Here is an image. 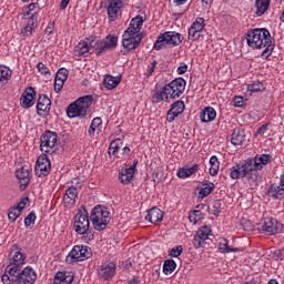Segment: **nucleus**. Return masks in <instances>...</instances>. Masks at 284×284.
I'll list each match as a JSON object with an SVG mask.
<instances>
[{
    "instance_id": "obj_1",
    "label": "nucleus",
    "mask_w": 284,
    "mask_h": 284,
    "mask_svg": "<svg viewBox=\"0 0 284 284\" xmlns=\"http://www.w3.org/2000/svg\"><path fill=\"white\" fill-rule=\"evenodd\" d=\"M246 43L248 48L253 50H263L261 54L262 59H268L272 57L274 49L276 48V41L272 38L270 30L262 29H251L246 33Z\"/></svg>"
},
{
    "instance_id": "obj_2",
    "label": "nucleus",
    "mask_w": 284,
    "mask_h": 284,
    "mask_svg": "<svg viewBox=\"0 0 284 284\" xmlns=\"http://www.w3.org/2000/svg\"><path fill=\"white\" fill-rule=\"evenodd\" d=\"M143 28V18L141 16H136L133 18L126 28V30L122 34V52L123 54H130V52L136 50L139 45H141V41H143V32H141Z\"/></svg>"
},
{
    "instance_id": "obj_3",
    "label": "nucleus",
    "mask_w": 284,
    "mask_h": 284,
    "mask_svg": "<svg viewBox=\"0 0 284 284\" xmlns=\"http://www.w3.org/2000/svg\"><path fill=\"white\" fill-rule=\"evenodd\" d=\"M230 179L239 181V179H246L251 185H256L258 181V172L252 168V159H246L243 163H237L230 169Z\"/></svg>"
},
{
    "instance_id": "obj_4",
    "label": "nucleus",
    "mask_w": 284,
    "mask_h": 284,
    "mask_svg": "<svg viewBox=\"0 0 284 284\" xmlns=\"http://www.w3.org/2000/svg\"><path fill=\"white\" fill-rule=\"evenodd\" d=\"M93 101V95L79 98L67 108V115L69 119H85V116H88V110H90V105H92Z\"/></svg>"
},
{
    "instance_id": "obj_5",
    "label": "nucleus",
    "mask_w": 284,
    "mask_h": 284,
    "mask_svg": "<svg viewBox=\"0 0 284 284\" xmlns=\"http://www.w3.org/2000/svg\"><path fill=\"white\" fill-rule=\"evenodd\" d=\"M110 219L111 217L108 209L101 205L93 207L90 214V221L97 232H102V230H105L110 223Z\"/></svg>"
},
{
    "instance_id": "obj_6",
    "label": "nucleus",
    "mask_w": 284,
    "mask_h": 284,
    "mask_svg": "<svg viewBox=\"0 0 284 284\" xmlns=\"http://www.w3.org/2000/svg\"><path fill=\"white\" fill-rule=\"evenodd\" d=\"M181 43H183V36H181V33L166 31L158 37L153 48L154 50H163L165 45L176 48V45H181Z\"/></svg>"
},
{
    "instance_id": "obj_7",
    "label": "nucleus",
    "mask_w": 284,
    "mask_h": 284,
    "mask_svg": "<svg viewBox=\"0 0 284 284\" xmlns=\"http://www.w3.org/2000/svg\"><path fill=\"white\" fill-rule=\"evenodd\" d=\"M73 230L80 235L90 232V213H88L85 205H82L75 214Z\"/></svg>"
},
{
    "instance_id": "obj_8",
    "label": "nucleus",
    "mask_w": 284,
    "mask_h": 284,
    "mask_svg": "<svg viewBox=\"0 0 284 284\" xmlns=\"http://www.w3.org/2000/svg\"><path fill=\"white\" fill-rule=\"evenodd\" d=\"M59 135L53 131H45L40 136V151L42 154H54L57 152V143Z\"/></svg>"
},
{
    "instance_id": "obj_9",
    "label": "nucleus",
    "mask_w": 284,
    "mask_h": 284,
    "mask_svg": "<svg viewBox=\"0 0 284 284\" xmlns=\"http://www.w3.org/2000/svg\"><path fill=\"white\" fill-rule=\"evenodd\" d=\"M185 85H187V82L183 78H176L165 84L163 88L169 101L171 102L174 101V99H179V97L185 92Z\"/></svg>"
},
{
    "instance_id": "obj_10",
    "label": "nucleus",
    "mask_w": 284,
    "mask_h": 284,
    "mask_svg": "<svg viewBox=\"0 0 284 284\" xmlns=\"http://www.w3.org/2000/svg\"><path fill=\"white\" fill-rule=\"evenodd\" d=\"M92 256V251L88 246L75 245L67 256V263H79Z\"/></svg>"
},
{
    "instance_id": "obj_11",
    "label": "nucleus",
    "mask_w": 284,
    "mask_h": 284,
    "mask_svg": "<svg viewBox=\"0 0 284 284\" xmlns=\"http://www.w3.org/2000/svg\"><path fill=\"white\" fill-rule=\"evenodd\" d=\"M260 230L267 236H274V234L283 232V224L274 217H265L261 223Z\"/></svg>"
},
{
    "instance_id": "obj_12",
    "label": "nucleus",
    "mask_w": 284,
    "mask_h": 284,
    "mask_svg": "<svg viewBox=\"0 0 284 284\" xmlns=\"http://www.w3.org/2000/svg\"><path fill=\"white\" fill-rule=\"evenodd\" d=\"M23 272V264H13L9 262L8 266L4 270L1 281L3 284H11L17 281L19 274Z\"/></svg>"
},
{
    "instance_id": "obj_13",
    "label": "nucleus",
    "mask_w": 284,
    "mask_h": 284,
    "mask_svg": "<svg viewBox=\"0 0 284 284\" xmlns=\"http://www.w3.org/2000/svg\"><path fill=\"white\" fill-rule=\"evenodd\" d=\"M116 45H119V37L109 34L100 41L95 48V54L97 57H101V54H105L109 50H114Z\"/></svg>"
},
{
    "instance_id": "obj_14",
    "label": "nucleus",
    "mask_w": 284,
    "mask_h": 284,
    "mask_svg": "<svg viewBox=\"0 0 284 284\" xmlns=\"http://www.w3.org/2000/svg\"><path fill=\"white\" fill-rule=\"evenodd\" d=\"M51 170L52 164L50 163V159H48V154L42 153L36 162V175H38L40 179L41 176H48Z\"/></svg>"
},
{
    "instance_id": "obj_15",
    "label": "nucleus",
    "mask_w": 284,
    "mask_h": 284,
    "mask_svg": "<svg viewBox=\"0 0 284 284\" xmlns=\"http://www.w3.org/2000/svg\"><path fill=\"white\" fill-rule=\"evenodd\" d=\"M210 234H212V226L204 225L200 230L196 231L192 244L195 250L203 247L205 241L210 239Z\"/></svg>"
},
{
    "instance_id": "obj_16",
    "label": "nucleus",
    "mask_w": 284,
    "mask_h": 284,
    "mask_svg": "<svg viewBox=\"0 0 284 284\" xmlns=\"http://www.w3.org/2000/svg\"><path fill=\"white\" fill-rule=\"evenodd\" d=\"M97 37H90L87 38L85 40L80 41L75 47H74V57H83V54H88L90 52L91 48H95L97 45Z\"/></svg>"
},
{
    "instance_id": "obj_17",
    "label": "nucleus",
    "mask_w": 284,
    "mask_h": 284,
    "mask_svg": "<svg viewBox=\"0 0 284 284\" xmlns=\"http://www.w3.org/2000/svg\"><path fill=\"white\" fill-rule=\"evenodd\" d=\"M26 258L27 255L22 252L21 246L19 244H13L9 254V263H13L16 265H26Z\"/></svg>"
},
{
    "instance_id": "obj_18",
    "label": "nucleus",
    "mask_w": 284,
    "mask_h": 284,
    "mask_svg": "<svg viewBox=\"0 0 284 284\" xmlns=\"http://www.w3.org/2000/svg\"><path fill=\"white\" fill-rule=\"evenodd\" d=\"M30 172L31 169L28 165H23L22 168L16 171V179H18L20 183L21 192L27 190L28 185H30Z\"/></svg>"
},
{
    "instance_id": "obj_19",
    "label": "nucleus",
    "mask_w": 284,
    "mask_h": 284,
    "mask_svg": "<svg viewBox=\"0 0 284 284\" xmlns=\"http://www.w3.org/2000/svg\"><path fill=\"white\" fill-rule=\"evenodd\" d=\"M183 112H185V102H183V100H178L173 102L166 113V121L169 123L174 122V119H176V116H179L180 114H183Z\"/></svg>"
},
{
    "instance_id": "obj_20",
    "label": "nucleus",
    "mask_w": 284,
    "mask_h": 284,
    "mask_svg": "<svg viewBox=\"0 0 284 284\" xmlns=\"http://www.w3.org/2000/svg\"><path fill=\"white\" fill-rule=\"evenodd\" d=\"M37 281V273L32 270V267H24L21 271V274L18 275L14 281L16 284H34Z\"/></svg>"
},
{
    "instance_id": "obj_21",
    "label": "nucleus",
    "mask_w": 284,
    "mask_h": 284,
    "mask_svg": "<svg viewBox=\"0 0 284 284\" xmlns=\"http://www.w3.org/2000/svg\"><path fill=\"white\" fill-rule=\"evenodd\" d=\"M121 8H123V0H109L106 7L109 21H116L119 19Z\"/></svg>"
},
{
    "instance_id": "obj_22",
    "label": "nucleus",
    "mask_w": 284,
    "mask_h": 284,
    "mask_svg": "<svg viewBox=\"0 0 284 284\" xmlns=\"http://www.w3.org/2000/svg\"><path fill=\"white\" fill-rule=\"evenodd\" d=\"M36 97L37 91H34V88H27L20 98L21 108H26V110H28V108H32V105H34Z\"/></svg>"
},
{
    "instance_id": "obj_23",
    "label": "nucleus",
    "mask_w": 284,
    "mask_h": 284,
    "mask_svg": "<svg viewBox=\"0 0 284 284\" xmlns=\"http://www.w3.org/2000/svg\"><path fill=\"white\" fill-rule=\"evenodd\" d=\"M268 163H272V155L271 154H256L254 159L252 160V168L255 170V172H258L263 170L265 165H268Z\"/></svg>"
},
{
    "instance_id": "obj_24",
    "label": "nucleus",
    "mask_w": 284,
    "mask_h": 284,
    "mask_svg": "<svg viewBox=\"0 0 284 284\" xmlns=\"http://www.w3.org/2000/svg\"><path fill=\"white\" fill-rule=\"evenodd\" d=\"M98 272L101 278H103L104 281H110V278H112V276H114V274L116 273V265L112 262L108 264H102L99 267Z\"/></svg>"
},
{
    "instance_id": "obj_25",
    "label": "nucleus",
    "mask_w": 284,
    "mask_h": 284,
    "mask_svg": "<svg viewBox=\"0 0 284 284\" xmlns=\"http://www.w3.org/2000/svg\"><path fill=\"white\" fill-rule=\"evenodd\" d=\"M34 17H37V12L31 14L27 24L21 29L20 31L21 37H24V38L32 37L33 30H37V28H39V21H37Z\"/></svg>"
},
{
    "instance_id": "obj_26",
    "label": "nucleus",
    "mask_w": 284,
    "mask_h": 284,
    "mask_svg": "<svg viewBox=\"0 0 284 284\" xmlns=\"http://www.w3.org/2000/svg\"><path fill=\"white\" fill-rule=\"evenodd\" d=\"M51 105L52 101L50 100V98H48V95H40L37 103V112L39 116H42L43 113L50 112Z\"/></svg>"
},
{
    "instance_id": "obj_27",
    "label": "nucleus",
    "mask_w": 284,
    "mask_h": 284,
    "mask_svg": "<svg viewBox=\"0 0 284 284\" xmlns=\"http://www.w3.org/2000/svg\"><path fill=\"white\" fill-rule=\"evenodd\" d=\"M267 196L275 200H283L284 199V186L283 184H272L267 189Z\"/></svg>"
},
{
    "instance_id": "obj_28",
    "label": "nucleus",
    "mask_w": 284,
    "mask_h": 284,
    "mask_svg": "<svg viewBox=\"0 0 284 284\" xmlns=\"http://www.w3.org/2000/svg\"><path fill=\"white\" fill-rule=\"evenodd\" d=\"M145 221H149V223H161L163 221V211L159 207H152L148 211V214L145 216Z\"/></svg>"
},
{
    "instance_id": "obj_29",
    "label": "nucleus",
    "mask_w": 284,
    "mask_h": 284,
    "mask_svg": "<svg viewBox=\"0 0 284 284\" xmlns=\"http://www.w3.org/2000/svg\"><path fill=\"white\" fill-rule=\"evenodd\" d=\"M134 171L132 169H121L119 172V181L122 183V185H129V183H132L134 181Z\"/></svg>"
},
{
    "instance_id": "obj_30",
    "label": "nucleus",
    "mask_w": 284,
    "mask_h": 284,
    "mask_svg": "<svg viewBox=\"0 0 284 284\" xmlns=\"http://www.w3.org/2000/svg\"><path fill=\"white\" fill-rule=\"evenodd\" d=\"M73 282L74 275L68 272H58L53 280V284H72Z\"/></svg>"
},
{
    "instance_id": "obj_31",
    "label": "nucleus",
    "mask_w": 284,
    "mask_h": 284,
    "mask_svg": "<svg viewBox=\"0 0 284 284\" xmlns=\"http://www.w3.org/2000/svg\"><path fill=\"white\" fill-rule=\"evenodd\" d=\"M79 196V191H77L75 186H70L67 189L65 194L63 196V201L65 205H74L77 203V197Z\"/></svg>"
},
{
    "instance_id": "obj_32",
    "label": "nucleus",
    "mask_w": 284,
    "mask_h": 284,
    "mask_svg": "<svg viewBox=\"0 0 284 284\" xmlns=\"http://www.w3.org/2000/svg\"><path fill=\"white\" fill-rule=\"evenodd\" d=\"M202 123H212L216 119V110L212 106H206L200 114Z\"/></svg>"
},
{
    "instance_id": "obj_33",
    "label": "nucleus",
    "mask_w": 284,
    "mask_h": 284,
    "mask_svg": "<svg viewBox=\"0 0 284 284\" xmlns=\"http://www.w3.org/2000/svg\"><path fill=\"white\" fill-rule=\"evenodd\" d=\"M232 145H243L245 143V130L234 129L231 135Z\"/></svg>"
},
{
    "instance_id": "obj_34",
    "label": "nucleus",
    "mask_w": 284,
    "mask_h": 284,
    "mask_svg": "<svg viewBox=\"0 0 284 284\" xmlns=\"http://www.w3.org/2000/svg\"><path fill=\"white\" fill-rule=\"evenodd\" d=\"M121 83V75L113 77L110 74H106L103 80V85L106 90H114Z\"/></svg>"
},
{
    "instance_id": "obj_35",
    "label": "nucleus",
    "mask_w": 284,
    "mask_h": 284,
    "mask_svg": "<svg viewBox=\"0 0 284 284\" xmlns=\"http://www.w3.org/2000/svg\"><path fill=\"white\" fill-rule=\"evenodd\" d=\"M270 3H272V0H256L255 1V14L256 17H263L265 12L270 9Z\"/></svg>"
},
{
    "instance_id": "obj_36",
    "label": "nucleus",
    "mask_w": 284,
    "mask_h": 284,
    "mask_svg": "<svg viewBox=\"0 0 284 284\" xmlns=\"http://www.w3.org/2000/svg\"><path fill=\"white\" fill-rule=\"evenodd\" d=\"M196 172H199V164H194L191 168L179 169L176 176H179V179H187L189 176H192V174H196Z\"/></svg>"
},
{
    "instance_id": "obj_37",
    "label": "nucleus",
    "mask_w": 284,
    "mask_h": 284,
    "mask_svg": "<svg viewBox=\"0 0 284 284\" xmlns=\"http://www.w3.org/2000/svg\"><path fill=\"white\" fill-rule=\"evenodd\" d=\"M219 251L221 254H231V252H241L239 247H230L227 239H221L219 243Z\"/></svg>"
},
{
    "instance_id": "obj_38",
    "label": "nucleus",
    "mask_w": 284,
    "mask_h": 284,
    "mask_svg": "<svg viewBox=\"0 0 284 284\" xmlns=\"http://www.w3.org/2000/svg\"><path fill=\"white\" fill-rule=\"evenodd\" d=\"M123 148V140L115 139L110 143L109 146V156H118L119 158V151Z\"/></svg>"
},
{
    "instance_id": "obj_39",
    "label": "nucleus",
    "mask_w": 284,
    "mask_h": 284,
    "mask_svg": "<svg viewBox=\"0 0 284 284\" xmlns=\"http://www.w3.org/2000/svg\"><path fill=\"white\" fill-rule=\"evenodd\" d=\"M103 128V120L101 118H94L89 126V135L94 136V133L98 134L101 132V129Z\"/></svg>"
},
{
    "instance_id": "obj_40",
    "label": "nucleus",
    "mask_w": 284,
    "mask_h": 284,
    "mask_svg": "<svg viewBox=\"0 0 284 284\" xmlns=\"http://www.w3.org/2000/svg\"><path fill=\"white\" fill-rule=\"evenodd\" d=\"M214 182H204L203 187L199 191V199H205V196H210L212 192H214Z\"/></svg>"
},
{
    "instance_id": "obj_41",
    "label": "nucleus",
    "mask_w": 284,
    "mask_h": 284,
    "mask_svg": "<svg viewBox=\"0 0 284 284\" xmlns=\"http://www.w3.org/2000/svg\"><path fill=\"white\" fill-rule=\"evenodd\" d=\"M12 78V71L8 67H0V88H3Z\"/></svg>"
},
{
    "instance_id": "obj_42",
    "label": "nucleus",
    "mask_w": 284,
    "mask_h": 284,
    "mask_svg": "<svg viewBox=\"0 0 284 284\" xmlns=\"http://www.w3.org/2000/svg\"><path fill=\"white\" fill-rule=\"evenodd\" d=\"M161 101H165V103H170V98H168V93H165V89H162L161 92H155L152 95V103H161Z\"/></svg>"
},
{
    "instance_id": "obj_43",
    "label": "nucleus",
    "mask_w": 284,
    "mask_h": 284,
    "mask_svg": "<svg viewBox=\"0 0 284 284\" xmlns=\"http://www.w3.org/2000/svg\"><path fill=\"white\" fill-rule=\"evenodd\" d=\"M210 174L211 176H216V174H219V168L221 165V163L219 162V158H216L215 155L211 156L210 159Z\"/></svg>"
},
{
    "instance_id": "obj_44",
    "label": "nucleus",
    "mask_w": 284,
    "mask_h": 284,
    "mask_svg": "<svg viewBox=\"0 0 284 284\" xmlns=\"http://www.w3.org/2000/svg\"><path fill=\"white\" fill-rule=\"evenodd\" d=\"M176 270V262L174 260H165L163 263V274H172Z\"/></svg>"
},
{
    "instance_id": "obj_45",
    "label": "nucleus",
    "mask_w": 284,
    "mask_h": 284,
    "mask_svg": "<svg viewBox=\"0 0 284 284\" xmlns=\"http://www.w3.org/2000/svg\"><path fill=\"white\" fill-rule=\"evenodd\" d=\"M205 219V214L201 212V210H195L189 215V221L196 225L199 221H203Z\"/></svg>"
},
{
    "instance_id": "obj_46",
    "label": "nucleus",
    "mask_w": 284,
    "mask_h": 284,
    "mask_svg": "<svg viewBox=\"0 0 284 284\" xmlns=\"http://www.w3.org/2000/svg\"><path fill=\"white\" fill-rule=\"evenodd\" d=\"M246 90L248 92H263L265 90V84H263L261 81H255L251 84H247Z\"/></svg>"
},
{
    "instance_id": "obj_47",
    "label": "nucleus",
    "mask_w": 284,
    "mask_h": 284,
    "mask_svg": "<svg viewBox=\"0 0 284 284\" xmlns=\"http://www.w3.org/2000/svg\"><path fill=\"white\" fill-rule=\"evenodd\" d=\"M191 28L200 33L203 32V30H205V19L196 18V20L192 23Z\"/></svg>"
},
{
    "instance_id": "obj_48",
    "label": "nucleus",
    "mask_w": 284,
    "mask_h": 284,
    "mask_svg": "<svg viewBox=\"0 0 284 284\" xmlns=\"http://www.w3.org/2000/svg\"><path fill=\"white\" fill-rule=\"evenodd\" d=\"M36 221H37V213H34V211H31L24 219V226L30 227V230H32V225H34Z\"/></svg>"
},
{
    "instance_id": "obj_49",
    "label": "nucleus",
    "mask_w": 284,
    "mask_h": 284,
    "mask_svg": "<svg viewBox=\"0 0 284 284\" xmlns=\"http://www.w3.org/2000/svg\"><path fill=\"white\" fill-rule=\"evenodd\" d=\"M21 216V211L13 207L9 211L8 213V219L10 223H14V221H17V219H19Z\"/></svg>"
},
{
    "instance_id": "obj_50",
    "label": "nucleus",
    "mask_w": 284,
    "mask_h": 284,
    "mask_svg": "<svg viewBox=\"0 0 284 284\" xmlns=\"http://www.w3.org/2000/svg\"><path fill=\"white\" fill-rule=\"evenodd\" d=\"M183 254V246L179 245L170 250L169 256H172L173 258H179Z\"/></svg>"
},
{
    "instance_id": "obj_51",
    "label": "nucleus",
    "mask_w": 284,
    "mask_h": 284,
    "mask_svg": "<svg viewBox=\"0 0 284 284\" xmlns=\"http://www.w3.org/2000/svg\"><path fill=\"white\" fill-rule=\"evenodd\" d=\"M68 74H70L68 69L61 68L58 70V72L55 74V79H60L61 81H68Z\"/></svg>"
},
{
    "instance_id": "obj_52",
    "label": "nucleus",
    "mask_w": 284,
    "mask_h": 284,
    "mask_svg": "<svg viewBox=\"0 0 284 284\" xmlns=\"http://www.w3.org/2000/svg\"><path fill=\"white\" fill-rule=\"evenodd\" d=\"M201 38V33L194 29V28H189V40L190 41H196Z\"/></svg>"
},
{
    "instance_id": "obj_53",
    "label": "nucleus",
    "mask_w": 284,
    "mask_h": 284,
    "mask_svg": "<svg viewBox=\"0 0 284 284\" xmlns=\"http://www.w3.org/2000/svg\"><path fill=\"white\" fill-rule=\"evenodd\" d=\"M63 85H65L64 80H60L59 78L54 79V92L59 94L60 90H63Z\"/></svg>"
},
{
    "instance_id": "obj_54",
    "label": "nucleus",
    "mask_w": 284,
    "mask_h": 284,
    "mask_svg": "<svg viewBox=\"0 0 284 284\" xmlns=\"http://www.w3.org/2000/svg\"><path fill=\"white\" fill-rule=\"evenodd\" d=\"M28 203H30V199L29 197H24L22 199L17 206H14L16 210H19L20 213L23 212V210H26V205H28Z\"/></svg>"
},
{
    "instance_id": "obj_55",
    "label": "nucleus",
    "mask_w": 284,
    "mask_h": 284,
    "mask_svg": "<svg viewBox=\"0 0 284 284\" xmlns=\"http://www.w3.org/2000/svg\"><path fill=\"white\" fill-rule=\"evenodd\" d=\"M37 69L40 74H50V69H48V65H45L43 62H39L37 64Z\"/></svg>"
},
{
    "instance_id": "obj_56",
    "label": "nucleus",
    "mask_w": 284,
    "mask_h": 284,
    "mask_svg": "<svg viewBox=\"0 0 284 284\" xmlns=\"http://www.w3.org/2000/svg\"><path fill=\"white\" fill-rule=\"evenodd\" d=\"M221 200H216L213 202V215L214 216H219V214H221Z\"/></svg>"
},
{
    "instance_id": "obj_57",
    "label": "nucleus",
    "mask_w": 284,
    "mask_h": 284,
    "mask_svg": "<svg viewBox=\"0 0 284 284\" xmlns=\"http://www.w3.org/2000/svg\"><path fill=\"white\" fill-rule=\"evenodd\" d=\"M233 103L235 108H243V105H245V101L241 95H235L233 98Z\"/></svg>"
},
{
    "instance_id": "obj_58",
    "label": "nucleus",
    "mask_w": 284,
    "mask_h": 284,
    "mask_svg": "<svg viewBox=\"0 0 284 284\" xmlns=\"http://www.w3.org/2000/svg\"><path fill=\"white\" fill-rule=\"evenodd\" d=\"M267 130H270V124H263L262 126H260L256 132H255V136H258L261 134H265L267 132Z\"/></svg>"
},
{
    "instance_id": "obj_59",
    "label": "nucleus",
    "mask_w": 284,
    "mask_h": 284,
    "mask_svg": "<svg viewBox=\"0 0 284 284\" xmlns=\"http://www.w3.org/2000/svg\"><path fill=\"white\" fill-rule=\"evenodd\" d=\"M54 26H55V22H49L45 30H44V33L50 37V34H52V32H54Z\"/></svg>"
},
{
    "instance_id": "obj_60",
    "label": "nucleus",
    "mask_w": 284,
    "mask_h": 284,
    "mask_svg": "<svg viewBox=\"0 0 284 284\" xmlns=\"http://www.w3.org/2000/svg\"><path fill=\"white\" fill-rule=\"evenodd\" d=\"M178 74H185L187 72V65L185 62H181L180 67L176 70Z\"/></svg>"
},
{
    "instance_id": "obj_61",
    "label": "nucleus",
    "mask_w": 284,
    "mask_h": 284,
    "mask_svg": "<svg viewBox=\"0 0 284 284\" xmlns=\"http://www.w3.org/2000/svg\"><path fill=\"white\" fill-rule=\"evenodd\" d=\"M156 60H153L151 65L149 67V70H148V77H152V74L154 73V70L156 68Z\"/></svg>"
},
{
    "instance_id": "obj_62",
    "label": "nucleus",
    "mask_w": 284,
    "mask_h": 284,
    "mask_svg": "<svg viewBox=\"0 0 284 284\" xmlns=\"http://www.w3.org/2000/svg\"><path fill=\"white\" fill-rule=\"evenodd\" d=\"M130 152H131L130 146H123L122 153H121L122 159H128V156H130Z\"/></svg>"
},
{
    "instance_id": "obj_63",
    "label": "nucleus",
    "mask_w": 284,
    "mask_h": 284,
    "mask_svg": "<svg viewBox=\"0 0 284 284\" xmlns=\"http://www.w3.org/2000/svg\"><path fill=\"white\" fill-rule=\"evenodd\" d=\"M27 8H28L29 12H32V11L37 10V8H39V4L37 2H32Z\"/></svg>"
},
{
    "instance_id": "obj_64",
    "label": "nucleus",
    "mask_w": 284,
    "mask_h": 284,
    "mask_svg": "<svg viewBox=\"0 0 284 284\" xmlns=\"http://www.w3.org/2000/svg\"><path fill=\"white\" fill-rule=\"evenodd\" d=\"M139 283H140L139 277L133 276L131 280L128 281L126 284H139Z\"/></svg>"
}]
</instances>
